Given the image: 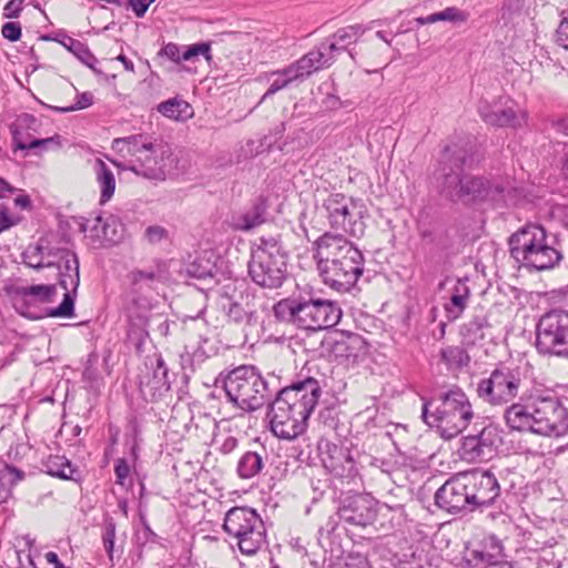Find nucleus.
Wrapping results in <instances>:
<instances>
[{
  "mask_svg": "<svg viewBox=\"0 0 568 568\" xmlns=\"http://www.w3.org/2000/svg\"><path fill=\"white\" fill-rule=\"evenodd\" d=\"M470 153L465 145H447L434 174L438 193L453 203L465 205L494 202L501 197L504 186L496 180L481 175L463 174L469 166Z\"/></svg>",
  "mask_w": 568,
  "mask_h": 568,
  "instance_id": "obj_1",
  "label": "nucleus"
},
{
  "mask_svg": "<svg viewBox=\"0 0 568 568\" xmlns=\"http://www.w3.org/2000/svg\"><path fill=\"white\" fill-rule=\"evenodd\" d=\"M22 262L30 268L55 267L58 283L65 291L59 306L48 310L50 317L69 318L74 315V302L80 285L78 255L58 235L41 236L22 253Z\"/></svg>",
  "mask_w": 568,
  "mask_h": 568,
  "instance_id": "obj_2",
  "label": "nucleus"
},
{
  "mask_svg": "<svg viewBox=\"0 0 568 568\" xmlns=\"http://www.w3.org/2000/svg\"><path fill=\"white\" fill-rule=\"evenodd\" d=\"M321 394L320 382L313 377L278 388L267 412L274 436L286 440L301 436L307 428V420Z\"/></svg>",
  "mask_w": 568,
  "mask_h": 568,
  "instance_id": "obj_3",
  "label": "nucleus"
},
{
  "mask_svg": "<svg viewBox=\"0 0 568 568\" xmlns=\"http://www.w3.org/2000/svg\"><path fill=\"white\" fill-rule=\"evenodd\" d=\"M313 257L323 283L337 292H348L364 271L362 252L342 234L324 233L314 242Z\"/></svg>",
  "mask_w": 568,
  "mask_h": 568,
  "instance_id": "obj_4",
  "label": "nucleus"
},
{
  "mask_svg": "<svg viewBox=\"0 0 568 568\" xmlns=\"http://www.w3.org/2000/svg\"><path fill=\"white\" fill-rule=\"evenodd\" d=\"M112 149L129 156L123 162L113 161L119 169L148 180L164 181L178 166L171 145L146 133L114 139Z\"/></svg>",
  "mask_w": 568,
  "mask_h": 568,
  "instance_id": "obj_5",
  "label": "nucleus"
},
{
  "mask_svg": "<svg viewBox=\"0 0 568 568\" xmlns=\"http://www.w3.org/2000/svg\"><path fill=\"white\" fill-rule=\"evenodd\" d=\"M474 417L471 404L459 387L440 393L433 399L423 398L422 418L440 436L450 439L460 434Z\"/></svg>",
  "mask_w": 568,
  "mask_h": 568,
  "instance_id": "obj_6",
  "label": "nucleus"
},
{
  "mask_svg": "<svg viewBox=\"0 0 568 568\" xmlns=\"http://www.w3.org/2000/svg\"><path fill=\"white\" fill-rule=\"evenodd\" d=\"M247 271L262 288L282 287L288 277V254L277 236H261L252 244Z\"/></svg>",
  "mask_w": 568,
  "mask_h": 568,
  "instance_id": "obj_7",
  "label": "nucleus"
},
{
  "mask_svg": "<svg viewBox=\"0 0 568 568\" xmlns=\"http://www.w3.org/2000/svg\"><path fill=\"white\" fill-rule=\"evenodd\" d=\"M223 388L231 403L243 412L261 408L278 386L276 377L265 378L254 366H239L224 378Z\"/></svg>",
  "mask_w": 568,
  "mask_h": 568,
  "instance_id": "obj_8",
  "label": "nucleus"
},
{
  "mask_svg": "<svg viewBox=\"0 0 568 568\" xmlns=\"http://www.w3.org/2000/svg\"><path fill=\"white\" fill-rule=\"evenodd\" d=\"M510 255L527 268L545 271L555 267L562 258L561 253L549 242L546 230L528 224L509 239Z\"/></svg>",
  "mask_w": 568,
  "mask_h": 568,
  "instance_id": "obj_9",
  "label": "nucleus"
},
{
  "mask_svg": "<svg viewBox=\"0 0 568 568\" xmlns=\"http://www.w3.org/2000/svg\"><path fill=\"white\" fill-rule=\"evenodd\" d=\"M224 531L236 540L244 555L256 554L266 544V529L255 509L233 507L224 517Z\"/></svg>",
  "mask_w": 568,
  "mask_h": 568,
  "instance_id": "obj_10",
  "label": "nucleus"
},
{
  "mask_svg": "<svg viewBox=\"0 0 568 568\" xmlns=\"http://www.w3.org/2000/svg\"><path fill=\"white\" fill-rule=\"evenodd\" d=\"M525 374L520 366L500 364L487 378L477 384V395L491 406H506L514 402L524 387Z\"/></svg>",
  "mask_w": 568,
  "mask_h": 568,
  "instance_id": "obj_11",
  "label": "nucleus"
},
{
  "mask_svg": "<svg viewBox=\"0 0 568 568\" xmlns=\"http://www.w3.org/2000/svg\"><path fill=\"white\" fill-rule=\"evenodd\" d=\"M535 347L540 355L568 361V311L555 308L540 316Z\"/></svg>",
  "mask_w": 568,
  "mask_h": 568,
  "instance_id": "obj_12",
  "label": "nucleus"
},
{
  "mask_svg": "<svg viewBox=\"0 0 568 568\" xmlns=\"http://www.w3.org/2000/svg\"><path fill=\"white\" fill-rule=\"evenodd\" d=\"M322 207L332 229L357 239L364 235L365 206L361 201L342 193H331L323 201Z\"/></svg>",
  "mask_w": 568,
  "mask_h": 568,
  "instance_id": "obj_13",
  "label": "nucleus"
},
{
  "mask_svg": "<svg viewBox=\"0 0 568 568\" xmlns=\"http://www.w3.org/2000/svg\"><path fill=\"white\" fill-rule=\"evenodd\" d=\"M534 434L561 437L568 432V410L559 398L549 393L536 392Z\"/></svg>",
  "mask_w": 568,
  "mask_h": 568,
  "instance_id": "obj_14",
  "label": "nucleus"
},
{
  "mask_svg": "<svg viewBox=\"0 0 568 568\" xmlns=\"http://www.w3.org/2000/svg\"><path fill=\"white\" fill-rule=\"evenodd\" d=\"M341 307L329 300L302 301L298 328L322 331L335 326L342 318Z\"/></svg>",
  "mask_w": 568,
  "mask_h": 568,
  "instance_id": "obj_15",
  "label": "nucleus"
},
{
  "mask_svg": "<svg viewBox=\"0 0 568 568\" xmlns=\"http://www.w3.org/2000/svg\"><path fill=\"white\" fill-rule=\"evenodd\" d=\"M500 444L501 436L498 427L487 424L476 433L464 437L462 455L468 462L489 460Z\"/></svg>",
  "mask_w": 568,
  "mask_h": 568,
  "instance_id": "obj_16",
  "label": "nucleus"
},
{
  "mask_svg": "<svg viewBox=\"0 0 568 568\" xmlns=\"http://www.w3.org/2000/svg\"><path fill=\"white\" fill-rule=\"evenodd\" d=\"M435 503L450 514L471 513L466 475L458 474L446 480L436 491Z\"/></svg>",
  "mask_w": 568,
  "mask_h": 568,
  "instance_id": "obj_17",
  "label": "nucleus"
},
{
  "mask_svg": "<svg viewBox=\"0 0 568 568\" xmlns=\"http://www.w3.org/2000/svg\"><path fill=\"white\" fill-rule=\"evenodd\" d=\"M469 491L470 511L491 506L500 495L497 478L490 471L465 474Z\"/></svg>",
  "mask_w": 568,
  "mask_h": 568,
  "instance_id": "obj_18",
  "label": "nucleus"
},
{
  "mask_svg": "<svg viewBox=\"0 0 568 568\" xmlns=\"http://www.w3.org/2000/svg\"><path fill=\"white\" fill-rule=\"evenodd\" d=\"M377 501L367 494H358L344 499L338 508V517L354 526L372 525L377 516Z\"/></svg>",
  "mask_w": 568,
  "mask_h": 568,
  "instance_id": "obj_19",
  "label": "nucleus"
},
{
  "mask_svg": "<svg viewBox=\"0 0 568 568\" xmlns=\"http://www.w3.org/2000/svg\"><path fill=\"white\" fill-rule=\"evenodd\" d=\"M139 388L146 400L155 402L162 398L171 388L169 368L161 355L155 357V364L146 366L140 375Z\"/></svg>",
  "mask_w": 568,
  "mask_h": 568,
  "instance_id": "obj_20",
  "label": "nucleus"
},
{
  "mask_svg": "<svg viewBox=\"0 0 568 568\" xmlns=\"http://www.w3.org/2000/svg\"><path fill=\"white\" fill-rule=\"evenodd\" d=\"M39 126L38 119L30 113L20 114L17 120L10 125L14 150H34L38 148L47 149L49 145H61L60 135L55 134L47 139H32L30 142H24L22 132L32 131L37 132Z\"/></svg>",
  "mask_w": 568,
  "mask_h": 568,
  "instance_id": "obj_21",
  "label": "nucleus"
},
{
  "mask_svg": "<svg viewBox=\"0 0 568 568\" xmlns=\"http://www.w3.org/2000/svg\"><path fill=\"white\" fill-rule=\"evenodd\" d=\"M535 398L536 392L519 396L518 402L506 405L504 419L511 430L532 433Z\"/></svg>",
  "mask_w": 568,
  "mask_h": 568,
  "instance_id": "obj_22",
  "label": "nucleus"
},
{
  "mask_svg": "<svg viewBox=\"0 0 568 568\" xmlns=\"http://www.w3.org/2000/svg\"><path fill=\"white\" fill-rule=\"evenodd\" d=\"M377 21H372L368 26L353 24L338 29L334 34L320 44L331 63L336 54L346 50L348 45L357 40L367 31L374 28Z\"/></svg>",
  "mask_w": 568,
  "mask_h": 568,
  "instance_id": "obj_23",
  "label": "nucleus"
},
{
  "mask_svg": "<svg viewBox=\"0 0 568 568\" xmlns=\"http://www.w3.org/2000/svg\"><path fill=\"white\" fill-rule=\"evenodd\" d=\"M509 101L503 98L488 102L481 100L478 104V113L484 122L493 126H516L519 124L516 111L513 105H507Z\"/></svg>",
  "mask_w": 568,
  "mask_h": 568,
  "instance_id": "obj_24",
  "label": "nucleus"
},
{
  "mask_svg": "<svg viewBox=\"0 0 568 568\" xmlns=\"http://www.w3.org/2000/svg\"><path fill=\"white\" fill-rule=\"evenodd\" d=\"M267 209L266 200L257 197L245 212L232 215L230 226L234 231H251L266 221Z\"/></svg>",
  "mask_w": 568,
  "mask_h": 568,
  "instance_id": "obj_25",
  "label": "nucleus"
},
{
  "mask_svg": "<svg viewBox=\"0 0 568 568\" xmlns=\"http://www.w3.org/2000/svg\"><path fill=\"white\" fill-rule=\"evenodd\" d=\"M129 329L128 341L136 352H143V346L149 337L148 324L149 317L144 312H136L132 306H128Z\"/></svg>",
  "mask_w": 568,
  "mask_h": 568,
  "instance_id": "obj_26",
  "label": "nucleus"
},
{
  "mask_svg": "<svg viewBox=\"0 0 568 568\" xmlns=\"http://www.w3.org/2000/svg\"><path fill=\"white\" fill-rule=\"evenodd\" d=\"M491 326L488 316L484 313L473 315L459 327L463 342L467 345H475L484 341Z\"/></svg>",
  "mask_w": 568,
  "mask_h": 568,
  "instance_id": "obj_27",
  "label": "nucleus"
},
{
  "mask_svg": "<svg viewBox=\"0 0 568 568\" xmlns=\"http://www.w3.org/2000/svg\"><path fill=\"white\" fill-rule=\"evenodd\" d=\"M324 465L337 477L352 478L356 475L355 460L347 450L337 446H334L332 454L324 459Z\"/></svg>",
  "mask_w": 568,
  "mask_h": 568,
  "instance_id": "obj_28",
  "label": "nucleus"
},
{
  "mask_svg": "<svg viewBox=\"0 0 568 568\" xmlns=\"http://www.w3.org/2000/svg\"><path fill=\"white\" fill-rule=\"evenodd\" d=\"M93 235L110 244L118 243L122 236V225L112 215H97L91 225Z\"/></svg>",
  "mask_w": 568,
  "mask_h": 568,
  "instance_id": "obj_29",
  "label": "nucleus"
},
{
  "mask_svg": "<svg viewBox=\"0 0 568 568\" xmlns=\"http://www.w3.org/2000/svg\"><path fill=\"white\" fill-rule=\"evenodd\" d=\"M93 171L100 189V204L109 202L115 191V176L112 170L101 159H95Z\"/></svg>",
  "mask_w": 568,
  "mask_h": 568,
  "instance_id": "obj_30",
  "label": "nucleus"
},
{
  "mask_svg": "<svg viewBox=\"0 0 568 568\" xmlns=\"http://www.w3.org/2000/svg\"><path fill=\"white\" fill-rule=\"evenodd\" d=\"M267 460V453L245 452L239 459L236 471L242 479H251L263 470Z\"/></svg>",
  "mask_w": 568,
  "mask_h": 568,
  "instance_id": "obj_31",
  "label": "nucleus"
},
{
  "mask_svg": "<svg viewBox=\"0 0 568 568\" xmlns=\"http://www.w3.org/2000/svg\"><path fill=\"white\" fill-rule=\"evenodd\" d=\"M43 467L47 474L65 480H77L74 475L79 473L68 458L59 455L49 456Z\"/></svg>",
  "mask_w": 568,
  "mask_h": 568,
  "instance_id": "obj_32",
  "label": "nucleus"
},
{
  "mask_svg": "<svg viewBox=\"0 0 568 568\" xmlns=\"http://www.w3.org/2000/svg\"><path fill=\"white\" fill-rule=\"evenodd\" d=\"M325 54L326 53H324L322 48L318 45L315 50L310 51L295 61L297 69H300V74L305 79L313 72L331 65V61Z\"/></svg>",
  "mask_w": 568,
  "mask_h": 568,
  "instance_id": "obj_33",
  "label": "nucleus"
},
{
  "mask_svg": "<svg viewBox=\"0 0 568 568\" xmlns=\"http://www.w3.org/2000/svg\"><path fill=\"white\" fill-rule=\"evenodd\" d=\"M325 54L326 53H324L322 48L318 45L315 50L310 51L295 61L297 69H300V74L305 79L313 72L331 65V61Z\"/></svg>",
  "mask_w": 568,
  "mask_h": 568,
  "instance_id": "obj_34",
  "label": "nucleus"
},
{
  "mask_svg": "<svg viewBox=\"0 0 568 568\" xmlns=\"http://www.w3.org/2000/svg\"><path fill=\"white\" fill-rule=\"evenodd\" d=\"M440 361L449 371H460L470 363V356L460 345H449L440 349Z\"/></svg>",
  "mask_w": 568,
  "mask_h": 568,
  "instance_id": "obj_35",
  "label": "nucleus"
},
{
  "mask_svg": "<svg viewBox=\"0 0 568 568\" xmlns=\"http://www.w3.org/2000/svg\"><path fill=\"white\" fill-rule=\"evenodd\" d=\"M156 110L163 116L175 121H183L192 115L191 105L179 98H172L159 103Z\"/></svg>",
  "mask_w": 568,
  "mask_h": 568,
  "instance_id": "obj_36",
  "label": "nucleus"
},
{
  "mask_svg": "<svg viewBox=\"0 0 568 568\" xmlns=\"http://www.w3.org/2000/svg\"><path fill=\"white\" fill-rule=\"evenodd\" d=\"M302 301L283 298L274 304L273 314L280 322L293 323L298 327Z\"/></svg>",
  "mask_w": 568,
  "mask_h": 568,
  "instance_id": "obj_37",
  "label": "nucleus"
},
{
  "mask_svg": "<svg viewBox=\"0 0 568 568\" xmlns=\"http://www.w3.org/2000/svg\"><path fill=\"white\" fill-rule=\"evenodd\" d=\"M226 316L230 322L237 325L252 326L257 323V315L253 307L246 303L232 302L229 305Z\"/></svg>",
  "mask_w": 568,
  "mask_h": 568,
  "instance_id": "obj_38",
  "label": "nucleus"
},
{
  "mask_svg": "<svg viewBox=\"0 0 568 568\" xmlns=\"http://www.w3.org/2000/svg\"><path fill=\"white\" fill-rule=\"evenodd\" d=\"M24 478V473L14 466L2 465L0 467V503H4L11 496L16 484Z\"/></svg>",
  "mask_w": 568,
  "mask_h": 568,
  "instance_id": "obj_39",
  "label": "nucleus"
},
{
  "mask_svg": "<svg viewBox=\"0 0 568 568\" xmlns=\"http://www.w3.org/2000/svg\"><path fill=\"white\" fill-rule=\"evenodd\" d=\"M61 44L70 52H72L83 64L89 67L94 72L100 73V71L95 68L98 59L90 51L87 44L71 37H64V39L61 41Z\"/></svg>",
  "mask_w": 568,
  "mask_h": 568,
  "instance_id": "obj_40",
  "label": "nucleus"
},
{
  "mask_svg": "<svg viewBox=\"0 0 568 568\" xmlns=\"http://www.w3.org/2000/svg\"><path fill=\"white\" fill-rule=\"evenodd\" d=\"M465 20V13L456 7H448L440 12H435L427 17H418L415 19L418 26L436 23L439 21L464 22Z\"/></svg>",
  "mask_w": 568,
  "mask_h": 568,
  "instance_id": "obj_41",
  "label": "nucleus"
},
{
  "mask_svg": "<svg viewBox=\"0 0 568 568\" xmlns=\"http://www.w3.org/2000/svg\"><path fill=\"white\" fill-rule=\"evenodd\" d=\"M129 277L133 286L142 288V284L151 286L152 283L163 280L164 270L160 265L150 270H135L130 273Z\"/></svg>",
  "mask_w": 568,
  "mask_h": 568,
  "instance_id": "obj_42",
  "label": "nucleus"
},
{
  "mask_svg": "<svg viewBox=\"0 0 568 568\" xmlns=\"http://www.w3.org/2000/svg\"><path fill=\"white\" fill-rule=\"evenodd\" d=\"M335 348L343 352V355L346 357H355L357 352L366 349V342L358 334L348 333L341 341L336 342Z\"/></svg>",
  "mask_w": 568,
  "mask_h": 568,
  "instance_id": "obj_43",
  "label": "nucleus"
},
{
  "mask_svg": "<svg viewBox=\"0 0 568 568\" xmlns=\"http://www.w3.org/2000/svg\"><path fill=\"white\" fill-rule=\"evenodd\" d=\"M17 292L22 296H32L39 302H50L57 294V286L54 284H37L19 287Z\"/></svg>",
  "mask_w": 568,
  "mask_h": 568,
  "instance_id": "obj_44",
  "label": "nucleus"
},
{
  "mask_svg": "<svg viewBox=\"0 0 568 568\" xmlns=\"http://www.w3.org/2000/svg\"><path fill=\"white\" fill-rule=\"evenodd\" d=\"M381 510L383 511V516L389 518L390 529H399L407 521V514L405 511L404 505L402 504L390 505L388 503H383L381 505Z\"/></svg>",
  "mask_w": 568,
  "mask_h": 568,
  "instance_id": "obj_45",
  "label": "nucleus"
},
{
  "mask_svg": "<svg viewBox=\"0 0 568 568\" xmlns=\"http://www.w3.org/2000/svg\"><path fill=\"white\" fill-rule=\"evenodd\" d=\"M329 568H369V562L361 554H349L332 562Z\"/></svg>",
  "mask_w": 568,
  "mask_h": 568,
  "instance_id": "obj_46",
  "label": "nucleus"
},
{
  "mask_svg": "<svg viewBox=\"0 0 568 568\" xmlns=\"http://www.w3.org/2000/svg\"><path fill=\"white\" fill-rule=\"evenodd\" d=\"M468 301L450 294L449 301L445 304L444 308L446 312V317L449 322L456 321L459 318L465 308L467 307Z\"/></svg>",
  "mask_w": 568,
  "mask_h": 568,
  "instance_id": "obj_47",
  "label": "nucleus"
},
{
  "mask_svg": "<svg viewBox=\"0 0 568 568\" xmlns=\"http://www.w3.org/2000/svg\"><path fill=\"white\" fill-rule=\"evenodd\" d=\"M214 265L211 264L209 261H205L204 263L194 261L193 263L186 266V274L190 277L197 280H205L207 277H212Z\"/></svg>",
  "mask_w": 568,
  "mask_h": 568,
  "instance_id": "obj_48",
  "label": "nucleus"
},
{
  "mask_svg": "<svg viewBox=\"0 0 568 568\" xmlns=\"http://www.w3.org/2000/svg\"><path fill=\"white\" fill-rule=\"evenodd\" d=\"M197 55H203L206 61L212 59L211 44L209 42H199L192 45L185 47L182 53L184 61H190Z\"/></svg>",
  "mask_w": 568,
  "mask_h": 568,
  "instance_id": "obj_49",
  "label": "nucleus"
},
{
  "mask_svg": "<svg viewBox=\"0 0 568 568\" xmlns=\"http://www.w3.org/2000/svg\"><path fill=\"white\" fill-rule=\"evenodd\" d=\"M93 94L91 92H83L78 94L75 103L69 106H54L53 110L61 113L73 112L78 110H83L93 104Z\"/></svg>",
  "mask_w": 568,
  "mask_h": 568,
  "instance_id": "obj_50",
  "label": "nucleus"
},
{
  "mask_svg": "<svg viewBox=\"0 0 568 568\" xmlns=\"http://www.w3.org/2000/svg\"><path fill=\"white\" fill-rule=\"evenodd\" d=\"M554 40L558 47L568 51V11L561 13Z\"/></svg>",
  "mask_w": 568,
  "mask_h": 568,
  "instance_id": "obj_51",
  "label": "nucleus"
},
{
  "mask_svg": "<svg viewBox=\"0 0 568 568\" xmlns=\"http://www.w3.org/2000/svg\"><path fill=\"white\" fill-rule=\"evenodd\" d=\"M464 561L466 564L475 562V565L486 564L485 568L490 567L493 565H499L497 562V558L494 555L477 549L469 551L468 557L464 558Z\"/></svg>",
  "mask_w": 568,
  "mask_h": 568,
  "instance_id": "obj_52",
  "label": "nucleus"
},
{
  "mask_svg": "<svg viewBox=\"0 0 568 568\" xmlns=\"http://www.w3.org/2000/svg\"><path fill=\"white\" fill-rule=\"evenodd\" d=\"M131 473V465L125 458H118L114 464L115 483L124 486Z\"/></svg>",
  "mask_w": 568,
  "mask_h": 568,
  "instance_id": "obj_53",
  "label": "nucleus"
},
{
  "mask_svg": "<svg viewBox=\"0 0 568 568\" xmlns=\"http://www.w3.org/2000/svg\"><path fill=\"white\" fill-rule=\"evenodd\" d=\"M272 74L283 77L290 84L294 81L304 79L303 75L300 74V69H297V64L295 62L284 69L272 72Z\"/></svg>",
  "mask_w": 568,
  "mask_h": 568,
  "instance_id": "obj_54",
  "label": "nucleus"
},
{
  "mask_svg": "<svg viewBox=\"0 0 568 568\" xmlns=\"http://www.w3.org/2000/svg\"><path fill=\"white\" fill-rule=\"evenodd\" d=\"M18 223V219L11 214L8 206L0 204V233L9 230Z\"/></svg>",
  "mask_w": 568,
  "mask_h": 568,
  "instance_id": "obj_55",
  "label": "nucleus"
},
{
  "mask_svg": "<svg viewBox=\"0 0 568 568\" xmlns=\"http://www.w3.org/2000/svg\"><path fill=\"white\" fill-rule=\"evenodd\" d=\"M2 37L11 42L18 41L21 37L19 22H6L1 28Z\"/></svg>",
  "mask_w": 568,
  "mask_h": 568,
  "instance_id": "obj_56",
  "label": "nucleus"
},
{
  "mask_svg": "<svg viewBox=\"0 0 568 568\" xmlns=\"http://www.w3.org/2000/svg\"><path fill=\"white\" fill-rule=\"evenodd\" d=\"M204 357V352H202L200 348L192 353L186 351L181 355L182 366L185 368L189 365L192 369H194L195 364L202 363Z\"/></svg>",
  "mask_w": 568,
  "mask_h": 568,
  "instance_id": "obj_57",
  "label": "nucleus"
},
{
  "mask_svg": "<svg viewBox=\"0 0 568 568\" xmlns=\"http://www.w3.org/2000/svg\"><path fill=\"white\" fill-rule=\"evenodd\" d=\"M181 48L175 43L165 44L159 52L160 55H164L174 62L184 61L182 58Z\"/></svg>",
  "mask_w": 568,
  "mask_h": 568,
  "instance_id": "obj_58",
  "label": "nucleus"
},
{
  "mask_svg": "<svg viewBox=\"0 0 568 568\" xmlns=\"http://www.w3.org/2000/svg\"><path fill=\"white\" fill-rule=\"evenodd\" d=\"M26 0H10L3 8V17L8 19L18 18L23 9Z\"/></svg>",
  "mask_w": 568,
  "mask_h": 568,
  "instance_id": "obj_59",
  "label": "nucleus"
},
{
  "mask_svg": "<svg viewBox=\"0 0 568 568\" xmlns=\"http://www.w3.org/2000/svg\"><path fill=\"white\" fill-rule=\"evenodd\" d=\"M154 1L155 0H129V7L138 18H142Z\"/></svg>",
  "mask_w": 568,
  "mask_h": 568,
  "instance_id": "obj_60",
  "label": "nucleus"
},
{
  "mask_svg": "<svg viewBox=\"0 0 568 568\" xmlns=\"http://www.w3.org/2000/svg\"><path fill=\"white\" fill-rule=\"evenodd\" d=\"M288 85H290V83L287 82V80H285L283 77L276 75V79L273 80V82L271 83V85L268 87V89L266 90L264 95L262 97V101L267 99L268 97H272L280 90L287 88Z\"/></svg>",
  "mask_w": 568,
  "mask_h": 568,
  "instance_id": "obj_61",
  "label": "nucleus"
},
{
  "mask_svg": "<svg viewBox=\"0 0 568 568\" xmlns=\"http://www.w3.org/2000/svg\"><path fill=\"white\" fill-rule=\"evenodd\" d=\"M145 236L150 243H159L166 236V231L162 226H149L145 231Z\"/></svg>",
  "mask_w": 568,
  "mask_h": 568,
  "instance_id": "obj_62",
  "label": "nucleus"
},
{
  "mask_svg": "<svg viewBox=\"0 0 568 568\" xmlns=\"http://www.w3.org/2000/svg\"><path fill=\"white\" fill-rule=\"evenodd\" d=\"M452 294L459 296L466 301H469L470 290L466 281L458 280L452 290Z\"/></svg>",
  "mask_w": 568,
  "mask_h": 568,
  "instance_id": "obj_63",
  "label": "nucleus"
},
{
  "mask_svg": "<svg viewBox=\"0 0 568 568\" xmlns=\"http://www.w3.org/2000/svg\"><path fill=\"white\" fill-rule=\"evenodd\" d=\"M523 7L524 0H506L501 8L503 18H505L507 13L511 16L513 13L520 11Z\"/></svg>",
  "mask_w": 568,
  "mask_h": 568,
  "instance_id": "obj_64",
  "label": "nucleus"
}]
</instances>
